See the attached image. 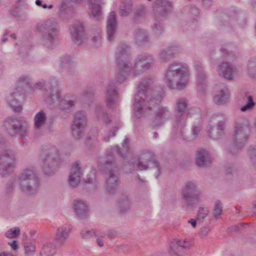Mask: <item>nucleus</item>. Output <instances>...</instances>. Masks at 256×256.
I'll use <instances>...</instances> for the list:
<instances>
[{"label":"nucleus","mask_w":256,"mask_h":256,"mask_svg":"<svg viewBox=\"0 0 256 256\" xmlns=\"http://www.w3.org/2000/svg\"><path fill=\"white\" fill-rule=\"evenodd\" d=\"M188 101L185 98H180L176 102L175 112L176 117L174 125L172 128L173 132H177L178 128L182 129L186 126V111L188 106Z\"/></svg>","instance_id":"nucleus-13"},{"label":"nucleus","mask_w":256,"mask_h":256,"mask_svg":"<svg viewBox=\"0 0 256 256\" xmlns=\"http://www.w3.org/2000/svg\"><path fill=\"white\" fill-rule=\"evenodd\" d=\"M36 30L44 39L50 44H54L60 36V26L55 20H48L36 24Z\"/></svg>","instance_id":"nucleus-8"},{"label":"nucleus","mask_w":256,"mask_h":256,"mask_svg":"<svg viewBox=\"0 0 256 256\" xmlns=\"http://www.w3.org/2000/svg\"><path fill=\"white\" fill-rule=\"evenodd\" d=\"M225 122L224 120H219L216 126L209 125L207 127L208 136L214 140L220 138L224 134Z\"/></svg>","instance_id":"nucleus-18"},{"label":"nucleus","mask_w":256,"mask_h":256,"mask_svg":"<svg viewBox=\"0 0 256 256\" xmlns=\"http://www.w3.org/2000/svg\"><path fill=\"white\" fill-rule=\"evenodd\" d=\"M84 36V28L82 24L78 23L74 24L73 30L72 32V37L74 42L78 45L81 44Z\"/></svg>","instance_id":"nucleus-27"},{"label":"nucleus","mask_w":256,"mask_h":256,"mask_svg":"<svg viewBox=\"0 0 256 256\" xmlns=\"http://www.w3.org/2000/svg\"><path fill=\"white\" fill-rule=\"evenodd\" d=\"M204 78H205V74L202 72H200L198 75V80L199 83L198 88L200 85L202 84L204 82Z\"/></svg>","instance_id":"nucleus-52"},{"label":"nucleus","mask_w":256,"mask_h":256,"mask_svg":"<svg viewBox=\"0 0 256 256\" xmlns=\"http://www.w3.org/2000/svg\"><path fill=\"white\" fill-rule=\"evenodd\" d=\"M196 162L199 167H207L212 163L210 153L206 150L200 148L196 151Z\"/></svg>","instance_id":"nucleus-22"},{"label":"nucleus","mask_w":256,"mask_h":256,"mask_svg":"<svg viewBox=\"0 0 256 256\" xmlns=\"http://www.w3.org/2000/svg\"><path fill=\"white\" fill-rule=\"evenodd\" d=\"M132 10V4L130 0H124L122 2L120 8V15L122 16H126L130 14Z\"/></svg>","instance_id":"nucleus-36"},{"label":"nucleus","mask_w":256,"mask_h":256,"mask_svg":"<svg viewBox=\"0 0 256 256\" xmlns=\"http://www.w3.org/2000/svg\"><path fill=\"white\" fill-rule=\"evenodd\" d=\"M250 155L252 160L254 162H256V146L250 150Z\"/></svg>","instance_id":"nucleus-51"},{"label":"nucleus","mask_w":256,"mask_h":256,"mask_svg":"<svg viewBox=\"0 0 256 256\" xmlns=\"http://www.w3.org/2000/svg\"><path fill=\"white\" fill-rule=\"evenodd\" d=\"M188 222L192 225V228H196V220L195 219L192 218L188 221Z\"/></svg>","instance_id":"nucleus-58"},{"label":"nucleus","mask_w":256,"mask_h":256,"mask_svg":"<svg viewBox=\"0 0 256 256\" xmlns=\"http://www.w3.org/2000/svg\"><path fill=\"white\" fill-rule=\"evenodd\" d=\"M86 116L84 112L79 111L76 113L73 124L86 126Z\"/></svg>","instance_id":"nucleus-38"},{"label":"nucleus","mask_w":256,"mask_h":256,"mask_svg":"<svg viewBox=\"0 0 256 256\" xmlns=\"http://www.w3.org/2000/svg\"><path fill=\"white\" fill-rule=\"evenodd\" d=\"M222 212V203L220 200H216L214 204L212 214L215 218L218 219L220 218Z\"/></svg>","instance_id":"nucleus-40"},{"label":"nucleus","mask_w":256,"mask_h":256,"mask_svg":"<svg viewBox=\"0 0 256 256\" xmlns=\"http://www.w3.org/2000/svg\"><path fill=\"white\" fill-rule=\"evenodd\" d=\"M184 128L185 126L182 129V134L180 132V127L178 128L177 132H174L175 133L176 136L181 137L183 140L186 141L192 140L198 137L202 130L200 126H194L192 128V135L188 136L184 132Z\"/></svg>","instance_id":"nucleus-28"},{"label":"nucleus","mask_w":256,"mask_h":256,"mask_svg":"<svg viewBox=\"0 0 256 256\" xmlns=\"http://www.w3.org/2000/svg\"><path fill=\"white\" fill-rule=\"evenodd\" d=\"M14 186V182H11L10 184H8V186H6L7 190L8 192H11L13 190Z\"/></svg>","instance_id":"nucleus-61"},{"label":"nucleus","mask_w":256,"mask_h":256,"mask_svg":"<svg viewBox=\"0 0 256 256\" xmlns=\"http://www.w3.org/2000/svg\"><path fill=\"white\" fill-rule=\"evenodd\" d=\"M96 243L100 247H102L104 246V239L105 238V233L102 230H96Z\"/></svg>","instance_id":"nucleus-44"},{"label":"nucleus","mask_w":256,"mask_h":256,"mask_svg":"<svg viewBox=\"0 0 256 256\" xmlns=\"http://www.w3.org/2000/svg\"><path fill=\"white\" fill-rule=\"evenodd\" d=\"M134 39L138 46H143L150 42L147 32L144 29L138 28L135 31Z\"/></svg>","instance_id":"nucleus-29"},{"label":"nucleus","mask_w":256,"mask_h":256,"mask_svg":"<svg viewBox=\"0 0 256 256\" xmlns=\"http://www.w3.org/2000/svg\"><path fill=\"white\" fill-rule=\"evenodd\" d=\"M118 130V128H115L114 130V131L112 132V133H110V135L108 136V138H105V140L106 142H108L109 140V139H110V137H112V136H115L116 134V132Z\"/></svg>","instance_id":"nucleus-60"},{"label":"nucleus","mask_w":256,"mask_h":256,"mask_svg":"<svg viewBox=\"0 0 256 256\" xmlns=\"http://www.w3.org/2000/svg\"><path fill=\"white\" fill-rule=\"evenodd\" d=\"M172 4L167 0H156L154 8L156 12V18H158V14L164 17L171 10Z\"/></svg>","instance_id":"nucleus-20"},{"label":"nucleus","mask_w":256,"mask_h":256,"mask_svg":"<svg viewBox=\"0 0 256 256\" xmlns=\"http://www.w3.org/2000/svg\"><path fill=\"white\" fill-rule=\"evenodd\" d=\"M59 152L54 146H46L40 154V160L43 170L46 174H51L56 170L59 160Z\"/></svg>","instance_id":"nucleus-7"},{"label":"nucleus","mask_w":256,"mask_h":256,"mask_svg":"<svg viewBox=\"0 0 256 256\" xmlns=\"http://www.w3.org/2000/svg\"><path fill=\"white\" fill-rule=\"evenodd\" d=\"M229 92L226 88H224L218 92L214 97V102L217 104H222L226 103L229 98Z\"/></svg>","instance_id":"nucleus-30"},{"label":"nucleus","mask_w":256,"mask_h":256,"mask_svg":"<svg viewBox=\"0 0 256 256\" xmlns=\"http://www.w3.org/2000/svg\"><path fill=\"white\" fill-rule=\"evenodd\" d=\"M248 102L244 106L241 107L240 110L242 112H246V110H251L256 105L255 102H254L252 96H248L247 97Z\"/></svg>","instance_id":"nucleus-42"},{"label":"nucleus","mask_w":256,"mask_h":256,"mask_svg":"<svg viewBox=\"0 0 256 256\" xmlns=\"http://www.w3.org/2000/svg\"><path fill=\"white\" fill-rule=\"evenodd\" d=\"M116 56L117 64L116 80L122 82L127 79L132 70L130 46L125 44H120Z\"/></svg>","instance_id":"nucleus-4"},{"label":"nucleus","mask_w":256,"mask_h":256,"mask_svg":"<svg viewBox=\"0 0 256 256\" xmlns=\"http://www.w3.org/2000/svg\"><path fill=\"white\" fill-rule=\"evenodd\" d=\"M20 234V230L19 228H14L8 230L6 234L7 238H16Z\"/></svg>","instance_id":"nucleus-46"},{"label":"nucleus","mask_w":256,"mask_h":256,"mask_svg":"<svg viewBox=\"0 0 256 256\" xmlns=\"http://www.w3.org/2000/svg\"><path fill=\"white\" fill-rule=\"evenodd\" d=\"M60 64L62 68L68 70L71 69L74 66L73 62L67 58L62 59Z\"/></svg>","instance_id":"nucleus-45"},{"label":"nucleus","mask_w":256,"mask_h":256,"mask_svg":"<svg viewBox=\"0 0 256 256\" xmlns=\"http://www.w3.org/2000/svg\"><path fill=\"white\" fill-rule=\"evenodd\" d=\"M202 4L204 8H208L212 4V0H202Z\"/></svg>","instance_id":"nucleus-55"},{"label":"nucleus","mask_w":256,"mask_h":256,"mask_svg":"<svg viewBox=\"0 0 256 256\" xmlns=\"http://www.w3.org/2000/svg\"><path fill=\"white\" fill-rule=\"evenodd\" d=\"M86 126L73 124L72 126V134L76 139H80L84 135Z\"/></svg>","instance_id":"nucleus-37"},{"label":"nucleus","mask_w":256,"mask_h":256,"mask_svg":"<svg viewBox=\"0 0 256 256\" xmlns=\"http://www.w3.org/2000/svg\"><path fill=\"white\" fill-rule=\"evenodd\" d=\"M130 205V202L128 196H122L118 198L117 207L120 212H124L128 210Z\"/></svg>","instance_id":"nucleus-34"},{"label":"nucleus","mask_w":256,"mask_h":256,"mask_svg":"<svg viewBox=\"0 0 256 256\" xmlns=\"http://www.w3.org/2000/svg\"><path fill=\"white\" fill-rule=\"evenodd\" d=\"M180 48L178 45L170 46L160 50L159 57L163 62H166L174 58L180 52Z\"/></svg>","instance_id":"nucleus-24"},{"label":"nucleus","mask_w":256,"mask_h":256,"mask_svg":"<svg viewBox=\"0 0 256 256\" xmlns=\"http://www.w3.org/2000/svg\"><path fill=\"white\" fill-rule=\"evenodd\" d=\"M96 0H92L90 1L89 8L90 11V16L94 19L98 20H100L102 16L101 11V7L98 4H96Z\"/></svg>","instance_id":"nucleus-31"},{"label":"nucleus","mask_w":256,"mask_h":256,"mask_svg":"<svg viewBox=\"0 0 256 256\" xmlns=\"http://www.w3.org/2000/svg\"><path fill=\"white\" fill-rule=\"evenodd\" d=\"M152 28L156 34L159 35L162 34L163 30L162 24L160 22L156 20Z\"/></svg>","instance_id":"nucleus-47"},{"label":"nucleus","mask_w":256,"mask_h":256,"mask_svg":"<svg viewBox=\"0 0 256 256\" xmlns=\"http://www.w3.org/2000/svg\"><path fill=\"white\" fill-rule=\"evenodd\" d=\"M121 156L120 147L115 146L109 151L106 156L101 160L99 165L106 175V190L110 194H115L119 189L120 175L114 160V156Z\"/></svg>","instance_id":"nucleus-2"},{"label":"nucleus","mask_w":256,"mask_h":256,"mask_svg":"<svg viewBox=\"0 0 256 256\" xmlns=\"http://www.w3.org/2000/svg\"><path fill=\"white\" fill-rule=\"evenodd\" d=\"M29 81L28 77L26 76H20L16 82L15 91L6 96L8 102L15 112H20L22 110L20 102L24 99L23 90L30 84Z\"/></svg>","instance_id":"nucleus-9"},{"label":"nucleus","mask_w":256,"mask_h":256,"mask_svg":"<svg viewBox=\"0 0 256 256\" xmlns=\"http://www.w3.org/2000/svg\"><path fill=\"white\" fill-rule=\"evenodd\" d=\"M106 106L112 108L118 100V92L114 84H110L106 88L105 96Z\"/></svg>","instance_id":"nucleus-25"},{"label":"nucleus","mask_w":256,"mask_h":256,"mask_svg":"<svg viewBox=\"0 0 256 256\" xmlns=\"http://www.w3.org/2000/svg\"><path fill=\"white\" fill-rule=\"evenodd\" d=\"M70 228L67 226H62L58 228L56 234L55 238L57 242L63 243L68 238Z\"/></svg>","instance_id":"nucleus-32"},{"label":"nucleus","mask_w":256,"mask_h":256,"mask_svg":"<svg viewBox=\"0 0 256 256\" xmlns=\"http://www.w3.org/2000/svg\"><path fill=\"white\" fill-rule=\"evenodd\" d=\"M52 85L50 88V96L46 98L48 102L54 106H58L62 110H67L74 106L75 102L72 100H66L60 96V90L58 88V83L56 80L52 82Z\"/></svg>","instance_id":"nucleus-11"},{"label":"nucleus","mask_w":256,"mask_h":256,"mask_svg":"<svg viewBox=\"0 0 256 256\" xmlns=\"http://www.w3.org/2000/svg\"><path fill=\"white\" fill-rule=\"evenodd\" d=\"M8 245L14 250L18 248V242L16 240H13L11 242H8Z\"/></svg>","instance_id":"nucleus-57"},{"label":"nucleus","mask_w":256,"mask_h":256,"mask_svg":"<svg viewBox=\"0 0 256 256\" xmlns=\"http://www.w3.org/2000/svg\"><path fill=\"white\" fill-rule=\"evenodd\" d=\"M154 62V58L150 54H144L138 56L133 68L134 74L135 76L141 74L149 69Z\"/></svg>","instance_id":"nucleus-15"},{"label":"nucleus","mask_w":256,"mask_h":256,"mask_svg":"<svg viewBox=\"0 0 256 256\" xmlns=\"http://www.w3.org/2000/svg\"><path fill=\"white\" fill-rule=\"evenodd\" d=\"M250 133L249 124L247 120L236 123L233 134L230 138V152L235 154L240 150L247 140Z\"/></svg>","instance_id":"nucleus-6"},{"label":"nucleus","mask_w":256,"mask_h":256,"mask_svg":"<svg viewBox=\"0 0 256 256\" xmlns=\"http://www.w3.org/2000/svg\"><path fill=\"white\" fill-rule=\"evenodd\" d=\"M152 84V79L146 78L142 80L138 87L134 104V114L138 118L151 112L164 98V92L152 95V91L150 89Z\"/></svg>","instance_id":"nucleus-1"},{"label":"nucleus","mask_w":256,"mask_h":256,"mask_svg":"<svg viewBox=\"0 0 256 256\" xmlns=\"http://www.w3.org/2000/svg\"><path fill=\"white\" fill-rule=\"evenodd\" d=\"M24 249L26 256H32L36 252V246L32 244H26Z\"/></svg>","instance_id":"nucleus-43"},{"label":"nucleus","mask_w":256,"mask_h":256,"mask_svg":"<svg viewBox=\"0 0 256 256\" xmlns=\"http://www.w3.org/2000/svg\"><path fill=\"white\" fill-rule=\"evenodd\" d=\"M44 84L45 83L43 81L40 82L34 85V89H40L44 86Z\"/></svg>","instance_id":"nucleus-56"},{"label":"nucleus","mask_w":256,"mask_h":256,"mask_svg":"<svg viewBox=\"0 0 256 256\" xmlns=\"http://www.w3.org/2000/svg\"><path fill=\"white\" fill-rule=\"evenodd\" d=\"M81 176V168L79 163L76 162L72 164L69 174L68 180L70 184L74 187L78 186L80 181Z\"/></svg>","instance_id":"nucleus-21"},{"label":"nucleus","mask_w":256,"mask_h":256,"mask_svg":"<svg viewBox=\"0 0 256 256\" xmlns=\"http://www.w3.org/2000/svg\"><path fill=\"white\" fill-rule=\"evenodd\" d=\"M181 196L186 204L193 207L202 199V194L198 184L193 181L184 183L180 191Z\"/></svg>","instance_id":"nucleus-10"},{"label":"nucleus","mask_w":256,"mask_h":256,"mask_svg":"<svg viewBox=\"0 0 256 256\" xmlns=\"http://www.w3.org/2000/svg\"><path fill=\"white\" fill-rule=\"evenodd\" d=\"M73 206L76 215L79 218H84L88 215V208L84 201L76 200L74 202Z\"/></svg>","instance_id":"nucleus-26"},{"label":"nucleus","mask_w":256,"mask_h":256,"mask_svg":"<svg viewBox=\"0 0 256 256\" xmlns=\"http://www.w3.org/2000/svg\"><path fill=\"white\" fill-rule=\"evenodd\" d=\"M189 74L187 65L182 62H174L167 67L164 82L170 89L182 90L188 83Z\"/></svg>","instance_id":"nucleus-3"},{"label":"nucleus","mask_w":256,"mask_h":256,"mask_svg":"<svg viewBox=\"0 0 256 256\" xmlns=\"http://www.w3.org/2000/svg\"><path fill=\"white\" fill-rule=\"evenodd\" d=\"M217 70L220 76L227 80H232L236 74L235 67L230 63L225 62H221L218 66Z\"/></svg>","instance_id":"nucleus-19"},{"label":"nucleus","mask_w":256,"mask_h":256,"mask_svg":"<svg viewBox=\"0 0 256 256\" xmlns=\"http://www.w3.org/2000/svg\"><path fill=\"white\" fill-rule=\"evenodd\" d=\"M172 114V111L168 106L163 105L158 106L154 113L152 126L154 128L162 126L170 119Z\"/></svg>","instance_id":"nucleus-16"},{"label":"nucleus","mask_w":256,"mask_h":256,"mask_svg":"<svg viewBox=\"0 0 256 256\" xmlns=\"http://www.w3.org/2000/svg\"><path fill=\"white\" fill-rule=\"evenodd\" d=\"M210 230V228L208 226H205L202 227L200 229V231L199 232L200 236L202 238H205L206 236H207Z\"/></svg>","instance_id":"nucleus-48"},{"label":"nucleus","mask_w":256,"mask_h":256,"mask_svg":"<svg viewBox=\"0 0 256 256\" xmlns=\"http://www.w3.org/2000/svg\"><path fill=\"white\" fill-rule=\"evenodd\" d=\"M96 183H94V184H90L88 185V188H93L94 189L95 188H96Z\"/></svg>","instance_id":"nucleus-63"},{"label":"nucleus","mask_w":256,"mask_h":256,"mask_svg":"<svg viewBox=\"0 0 256 256\" xmlns=\"http://www.w3.org/2000/svg\"><path fill=\"white\" fill-rule=\"evenodd\" d=\"M17 160L16 152L10 148L0 150V175L5 176L14 168Z\"/></svg>","instance_id":"nucleus-12"},{"label":"nucleus","mask_w":256,"mask_h":256,"mask_svg":"<svg viewBox=\"0 0 256 256\" xmlns=\"http://www.w3.org/2000/svg\"><path fill=\"white\" fill-rule=\"evenodd\" d=\"M96 231H94L92 230H86V231H84L82 232L81 234L83 238L84 239H88L93 236H96Z\"/></svg>","instance_id":"nucleus-49"},{"label":"nucleus","mask_w":256,"mask_h":256,"mask_svg":"<svg viewBox=\"0 0 256 256\" xmlns=\"http://www.w3.org/2000/svg\"><path fill=\"white\" fill-rule=\"evenodd\" d=\"M20 49V56H24L27 53L28 50H29V47L28 46H21Z\"/></svg>","instance_id":"nucleus-54"},{"label":"nucleus","mask_w":256,"mask_h":256,"mask_svg":"<svg viewBox=\"0 0 256 256\" xmlns=\"http://www.w3.org/2000/svg\"><path fill=\"white\" fill-rule=\"evenodd\" d=\"M136 164L139 170H146L148 168H155L156 170L158 175L160 174L159 164L155 160L153 154L149 151L144 152L140 155Z\"/></svg>","instance_id":"nucleus-14"},{"label":"nucleus","mask_w":256,"mask_h":256,"mask_svg":"<svg viewBox=\"0 0 256 256\" xmlns=\"http://www.w3.org/2000/svg\"><path fill=\"white\" fill-rule=\"evenodd\" d=\"M8 31H6V32L4 34V35L2 38V42L5 43L7 41L8 38Z\"/></svg>","instance_id":"nucleus-59"},{"label":"nucleus","mask_w":256,"mask_h":256,"mask_svg":"<svg viewBox=\"0 0 256 256\" xmlns=\"http://www.w3.org/2000/svg\"><path fill=\"white\" fill-rule=\"evenodd\" d=\"M116 14L114 12H111L108 17L106 26L108 40L111 42L116 34Z\"/></svg>","instance_id":"nucleus-23"},{"label":"nucleus","mask_w":256,"mask_h":256,"mask_svg":"<svg viewBox=\"0 0 256 256\" xmlns=\"http://www.w3.org/2000/svg\"><path fill=\"white\" fill-rule=\"evenodd\" d=\"M176 243L178 246H180L182 248H188L190 246L189 242L186 240H176Z\"/></svg>","instance_id":"nucleus-50"},{"label":"nucleus","mask_w":256,"mask_h":256,"mask_svg":"<svg viewBox=\"0 0 256 256\" xmlns=\"http://www.w3.org/2000/svg\"><path fill=\"white\" fill-rule=\"evenodd\" d=\"M6 144V140L4 138H0V147H3L5 146Z\"/></svg>","instance_id":"nucleus-62"},{"label":"nucleus","mask_w":256,"mask_h":256,"mask_svg":"<svg viewBox=\"0 0 256 256\" xmlns=\"http://www.w3.org/2000/svg\"><path fill=\"white\" fill-rule=\"evenodd\" d=\"M20 188L24 193L33 194L38 192L40 186V180L37 171L28 168L21 170L18 176Z\"/></svg>","instance_id":"nucleus-5"},{"label":"nucleus","mask_w":256,"mask_h":256,"mask_svg":"<svg viewBox=\"0 0 256 256\" xmlns=\"http://www.w3.org/2000/svg\"><path fill=\"white\" fill-rule=\"evenodd\" d=\"M96 114L98 120L102 121L106 124L110 122L111 119L108 114L104 112L100 107H98L96 110Z\"/></svg>","instance_id":"nucleus-39"},{"label":"nucleus","mask_w":256,"mask_h":256,"mask_svg":"<svg viewBox=\"0 0 256 256\" xmlns=\"http://www.w3.org/2000/svg\"><path fill=\"white\" fill-rule=\"evenodd\" d=\"M145 14V12L144 8H141L137 10L135 12L134 16L136 18L138 19L140 17L142 16Z\"/></svg>","instance_id":"nucleus-53"},{"label":"nucleus","mask_w":256,"mask_h":256,"mask_svg":"<svg viewBox=\"0 0 256 256\" xmlns=\"http://www.w3.org/2000/svg\"><path fill=\"white\" fill-rule=\"evenodd\" d=\"M47 117L44 110L37 112L34 117V128L36 130L41 129L46 123Z\"/></svg>","instance_id":"nucleus-33"},{"label":"nucleus","mask_w":256,"mask_h":256,"mask_svg":"<svg viewBox=\"0 0 256 256\" xmlns=\"http://www.w3.org/2000/svg\"><path fill=\"white\" fill-rule=\"evenodd\" d=\"M6 126H10L9 133L11 135L18 134L24 136L27 133V124L22 118L8 119Z\"/></svg>","instance_id":"nucleus-17"},{"label":"nucleus","mask_w":256,"mask_h":256,"mask_svg":"<svg viewBox=\"0 0 256 256\" xmlns=\"http://www.w3.org/2000/svg\"><path fill=\"white\" fill-rule=\"evenodd\" d=\"M209 214V210L207 207L199 208L197 214V219L198 220L202 221L208 216Z\"/></svg>","instance_id":"nucleus-41"},{"label":"nucleus","mask_w":256,"mask_h":256,"mask_svg":"<svg viewBox=\"0 0 256 256\" xmlns=\"http://www.w3.org/2000/svg\"><path fill=\"white\" fill-rule=\"evenodd\" d=\"M0 256H12L9 253L2 252L0 253Z\"/></svg>","instance_id":"nucleus-64"},{"label":"nucleus","mask_w":256,"mask_h":256,"mask_svg":"<svg viewBox=\"0 0 256 256\" xmlns=\"http://www.w3.org/2000/svg\"><path fill=\"white\" fill-rule=\"evenodd\" d=\"M56 252L54 245L51 243L44 244L41 250L40 256H54Z\"/></svg>","instance_id":"nucleus-35"}]
</instances>
